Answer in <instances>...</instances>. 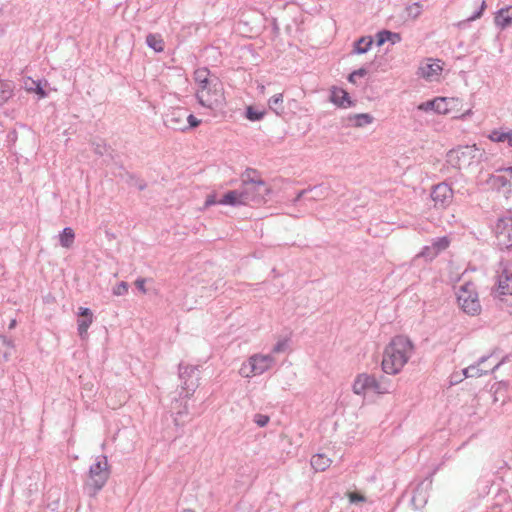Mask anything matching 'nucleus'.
<instances>
[{"mask_svg": "<svg viewBox=\"0 0 512 512\" xmlns=\"http://www.w3.org/2000/svg\"><path fill=\"white\" fill-rule=\"evenodd\" d=\"M511 181L510 179H507L505 176L503 175H496V176H493V182L495 185H498L499 187H505L508 182Z\"/></svg>", "mask_w": 512, "mask_h": 512, "instance_id": "44", "label": "nucleus"}, {"mask_svg": "<svg viewBox=\"0 0 512 512\" xmlns=\"http://www.w3.org/2000/svg\"><path fill=\"white\" fill-rule=\"evenodd\" d=\"M434 247L436 248V253L446 249L449 246V241L446 237L438 238L436 242H434Z\"/></svg>", "mask_w": 512, "mask_h": 512, "instance_id": "40", "label": "nucleus"}, {"mask_svg": "<svg viewBox=\"0 0 512 512\" xmlns=\"http://www.w3.org/2000/svg\"><path fill=\"white\" fill-rule=\"evenodd\" d=\"M348 498L351 503H358V502L366 501V498L357 492H349Z\"/></svg>", "mask_w": 512, "mask_h": 512, "instance_id": "43", "label": "nucleus"}, {"mask_svg": "<svg viewBox=\"0 0 512 512\" xmlns=\"http://www.w3.org/2000/svg\"><path fill=\"white\" fill-rule=\"evenodd\" d=\"M329 191V187L324 184H319L308 189H303L297 193L295 199L293 200V204H297L302 198H304L308 194H310V196L306 198L307 200L319 201L327 197Z\"/></svg>", "mask_w": 512, "mask_h": 512, "instance_id": "12", "label": "nucleus"}, {"mask_svg": "<svg viewBox=\"0 0 512 512\" xmlns=\"http://www.w3.org/2000/svg\"><path fill=\"white\" fill-rule=\"evenodd\" d=\"M14 352V342L6 336L0 335V362L9 361Z\"/></svg>", "mask_w": 512, "mask_h": 512, "instance_id": "18", "label": "nucleus"}, {"mask_svg": "<svg viewBox=\"0 0 512 512\" xmlns=\"http://www.w3.org/2000/svg\"><path fill=\"white\" fill-rule=\"evenodd\" d=\"M146 187H147V184H146V182H145V181H143V180H142V181H140V182H139V184H138V189H139L140 191L144 190Z\"/></svg>", "mask_w": 512, "mask_h": 512, "instance_id": "49", "label": "nucleus"}, {"mask_svg": "<svg viewBox=\"0 0 512 512\" xmlns=\"http://www.w3.org/2000/svg\"><path fill=\"white\" fill-rule=\"evenodd\" d=\"M413 343L405 336H395L385 347L382 370L389 375L398 374L408 362L413 352Z\"/></svg>", "mask_w": 512, "mask_h": 512, "instance_id": "1", "label": "nucleus"}, {"mask_svg": "<svg viewBox=\"0 0 512 512\" xmlns=\"http://www.w3.org/2000/svg\"><path fill=\"white\" fill-rule=\"evenodd\" d=\"M418 109L425 112L434 111L439 114L446 113L448 111L444 98H435L433 100L423 102L418 105Z\"/></svg>", "mask_w": 512, "mask_h": 512, "instance_id": "17", "label": "nucleus"}, {"mask_svg": "<svg viewBox=\"0 0 512 512\" xmlns=\"http://www.w3.org/2000/svg\"><path fill=\"white\" fill-rule=\"evenodd\" d=\"M145 283H146V279H144V278H138L135 281V286L137 287V289L144 294L147 292V290L145 288Z\"/></svg>", "mask_w": 512, "mask_h": 512, "instance_id": "46", "label": "nucleus"}, {"mask_svg": "<svg viewBox=\"0 0 512 512\" xmlns=\"http://www.w3.org/2000/svg\"><path fill=\"white\" fill-rule=\"evenodd\" d=\"M109 476L110 470L107 457L100 455L89 468L88 479L84 484L87 494L91 497L95 496L106 485Z\"/></svg>", "mask_w": 512, "mask_h": 512, "instance_id": "3", "label": "nucleus"}, {"mask_svg": "<svg viewBox=\"0 0 512 512\" xmlns=\"http://www.w3.org/2000/svg\"><path fill=\"white\" fill-rule=\"evenodd\" d=\"M269 108L275 112L277 115H282L284 113L283 106V94L278 93L273 95L268 101Z\"/></svg>", "mask_w": 512, "mask_h": 512, "instance_id": "26", "label": "nucleus"}, {"mask_svg": "<svg viewBox=\"0 0 512 512\" xmlns=\"http://www.w3.org/2000/svg\"><path fill=\"white\" fill-rule=\"evenodd\" d=\"M288 346V342L286 339L279 340L273 347L272 352L273 353H280L283 352Z\"/></svg>", "mask_w": 512, "mask_h": 512, "instance_id": "42", "label": "nucleus"}, {"mask_svg": "<svg viewBox=\"0 0 512 512\" xmlns=\"http://www.w3.org/2000/svg\"><path fill=\"white\" fill-rule=\"evenodd\" d=\"M447 163L453 168L461 169L469 167L481 157L479 148L473 145L458 146L448 151Z\"/></svg>", "mask_w": 512, "mask_h": 512, "instance_id": "5", "label": "nucleus"}, {"mask_svg": "<svg viewBox=\"0 0 512 512\" xmlns=\"http://www.w3.org/2000/svg\"><path fill=\"white\" fill-rule=\"evenodd\" d=\"M462 373H463V375H464V377H465V378H471V377H470V372L468 371V367L464 368V369L462 370Z\"/></svg>", "mask_w": 512, "mask_h": 512, "instance_id": "50", "label": "nucleus"}, {"mask_svg": "<svg viewBox=\"0 0 512 512\" xmlns=\"http://www.w3.org/2000/svg\"><path fill=\"white\" fill-rule=\"evenodd\" d=\"M248 362L252 374L261 375L273 366L275 359L271 355L255 354L249 358Z\"/></svg>", "mask_w": 512, "mask_h": 512, "instance_id": "11", "label": "nucleus"}, {"mask_svg": "<svg viewBox=\"0 0 512 512\" xmlns=\"http://www.w3.org/2000/svg\"><path fill=\"white\" fill-rule=\"evenodd\" d=\"M78 316L81 317V318H86V317H93V314H92V311L89 308L80 307L79 308V312H78Z\"/></svg>", "mask_w": 512, "mask_h": 512, "instance_id": "47", "label": "nucleus"}, {"mask_svg": "<svg viewBox=\"0 0 512 512\" xmlns=\"http://www.w3.org/2000/svg\"><path fill=\"white\" fill-rule=\"evenodd\" d=\"M15 326H16V320L12 319L10 324H9V326H8V328L11 330V329L15 328Z\"/></svg>", "mask_w": 512, "mask_h": 512, "instance_id": "51", "label": "nucleus"}, {"mask_svg": "<svg viewBox=\"0 0 512 512\" xmlns=\"http://www.w3.org/2000/svg\"><path fill=\"white\" fill-rule=\"evenodd\" d=\"M330 100L338 107L347 108L353 105L348 92L342 88L334 87L331 90Z\"/></svg>", "mask_w": 512, "mask_h": 512, "instance_id": "15", "label": "nucleus"}, {"mask_svg": "<svg viewBox=\"0 0 512 512\" xmlns=\"http://www.w3.org/2000/svg\"><path fill=\"white\" fill-rule=\"evenodd\" d=\"M508 144L512 147V131H510Z\"/></svg>", "mask_w": 512, "mask_h": 512, "instance_id": "54", "label": "nucleus"}, {"mask_svg": "<svg viewBox=\"0 0 512 512\" xmlns=\"http://www.w3.org/2000/svg\"><path fill=\"white\" fill-rule=\"evenodd\" d=\"M210 71L207 68L197 69L194 73V78L199 88L209 85L213 78L209 77Z\"/></svg>", "mask_w": 512, "mask_h": 512, "instance_id": "29", "label": "nucleus"}, {"mask_svg": "<svg viewBox=\"0 0 512 512\" xmlns=\"http://www.w3.org/2000/svg\"><path fill=\"white\" fill-rule=\"evenodd\" d=\"M495 24L502 29L512 24V6L500 9L495 16Z\"/></svg>", "mask_w": 512, "mask_h": 512, "instance_id": "20", "label": "nucleus"}, {"mask_svg": "<svg viewBox=\"0 0 512 512\" xmlns=\"http://www.w3.org/2000/svg\"><path fill=\"white\" fill-rule=\"evenodd\" d=\"M368 391L377 394L388 393V389L383 387L382 383L375 376L365 373L358 375L353 383V392L357 395H365Z\"/></svg>", "mask_w": 512, "mask_h": 512, "instance_id": "8", "label": "nucleus"}, {"mask_svg": "<svg viewBox=\"0 0 512 512\" xmlns=\"http://www.w3.org/2000/svg\"><path fill=\"white\" fill-rule=\"evenodd\" d=\"M495 233L499 239H507L512 246V214L508 212L506 215L498 218L495 225Z\"/></svg>", "mask_w": 512, "mask_h": 512, "instance_id": "14", "label": "nucleus"}, {"mask_svg": "<svg viewBox=\"0 0 512 512\" xmlns=\"http://www.w3.org/2000/svg\"><path fill=\"white\" fill-rule=\"evenodd\" d=\"M488 358V356H483L478 360L476 364L468 366V371L470 372L471 378H478L486 375L489 372L488 370H483L480 368V365L486 362Z\"/></svg>", "mask_w": 512, "mask_h": 512, "instance_id": "31", "label": "nucleus"}, {"mask_svg": "<svg viewBox=\"0 0 512 512\" xmlns=\"http://www.w3.org/2000/svg\"><path fill=\"white\" fill-rule=\"evenodd\" d=\"M198 103L206 108L220 109L225 104L223 85L217 77H213L209 85L198 88L196 92Z\"/></svg>", "mask_w": 512, "mask_h": 512, "instance_id": "4", "label": "nucleus"}, {"mask_svg": "<svg viewBox=\"0 0 512 512\" xmlns=\"http://www.w3.org/2000/svg\"><path fill=\"white\" fill-rule=\"evenodd\" d=\"M91 145L93 147V152L98 156L110 155L112 148L109 146L104 140L98 139L91 141Z\"/></svg>", "mask_w": 512, "mask_h": 512, "instance_id": "27", "label": "nucleus"}, {"mask_svg": "<svg viewBox=\"0 0 512 512\" xmlns=\"http://www.w3.org/2000/svg\"><path fill=\"white\" fill-rule=\"evenodd\" d=\"M269 416L267 415H264V414H255L254 416V422L259 426V427H265L268 423H269Z\"/></svg>", "mask_w": 512, "mask_h": 512, "instance_id": "39", "label": "nucleus"}, {"mask_svg": "<svg viewBox=\"0 0 512 512\" xmlns=\"http://www.w3.org/2000/svg\"><path fill=\"white\" fill-rule=\"evenodd\" d=\"M264 115L265 112L258 111L254 109L252 106L246 108L245 116L250 121H259L264 117Z\"/></svg>", "mask_w": 512, "mask_h": 512, "instance_id": "34", "label": "nucleus"}, {"mask_svg": "<svg viewBox=\"0 0 512 512\" xmlns=\"http://www.w3.org/2000/svg\"><path fill=\"white\" fill-rule=\"evenodd\" d=\"M187 413H188V411H187V407H186V406L184 407V410H180V411H178V412L176 413V417L174 418V422H175V424H176L177 426L179 425V421H180L181 417H182L183 415H186Z\"/></svg>", "mask_w": 512, "mask_h": 512, "instance_id": "48", "label": "nucleus"}, {"mask_svg": "<svg viewBox=\"0 0 512 512\" xmlns=\"http://www.w3.org/2000/svg\"><path fill=\"white\" fill-rule=\"evenodd\" d=\"M503 170L509 173L510 180L512 181V167H508V168H505Z\"/></svg>", "mask_w": 512, "mask_h": 512, "instance_id": "52", "label": "nucleus"}, {"mask_svg": "<svg viewBox=\"0 0 512 512\" xmlns=\"http://www.w3.org/2000/svg\"><path fill=\"white\" fill-rule=\"evenodd\" d=\"M442 66L440 65V60L428 59L427 62L422 63L419 68L417 74L428 81H433L437 79V77L442 72Z\"/></svg>", "mask_w": 512, "mask_h": 512, "instance_id": "13", "label": "nucleus"}, {"mask_svg": "<svg viewBox=\"0 0 512 512\" xmlns=\"http://www.w3.org/2000/svg\"><path fill=\"white\" fill-rule=\"evenodd\" d=\"M249 173H256L255 169L247 168L242 174L240 187L246 205H259L266 201L270 188L262 178H249Z\"/></svg>", "mask_w": 512, "mask_h": 512, "instance_id": "2", "label": "nucleus"}, {"mask_svg": "<svg viewBox=\"0 0 512 512\" xmlns=\"http://www.w3.org/2000/svg\"><path fill=\"white\" fill-rule=\"evenodd\" d=\"M249 178H261V177L258 176L257 172H256V173H249Z\"/></svg>", "mask_w": 512, "mask_h": 512, "instance_id": "53", "label": "nucleus"}, {"mask_svg": "<svg viewBox=\"0 0 512 512\" xmlns=\"http://www.w3.org/2000/svg\"><path fill=\"white\" fill-rule=\"evenodd\" d=\"M146 44L155 52H162L164 50V42L160 35L148 34L146 36Z\"/></svg>", "mask_w": 512, "mask_h": 512, "instance_id": "28", "label": "nucleus"}, {"mask_svg": "<svg viewBox=\"0 0 512 512\" xmlns=\"http://www.w3.org/2000/svg\"><path fill=\"white\" fill-rule=\"evenodd\" d=\"M500 365H501V362L497 363V364H496V365L491 369V371H494V370L498 369Z\"/></svg>", "mask_w": 512, "mask_h": 512, "instance_id": "55", "label": "nucleus"}, {"mask_svg": "<svg viewBox=\"0 0 512 512\" xmlns=\"http://www.w3.org/2000/svg\"><path fill=\"white\" fill-rule=\"evenodd\" d=\"M509 135H510V132H501L498 130H494L489 135V139L494 142H505V141L509 142Z\"/></svg>", "mask_w": 512, "mask_h": 512, "instance_id": "35", "label": "nucleus"}, {"mask_svg": "<svg viewBox=\"0 0 512 512\" xmlns=\"http://www.w3.org/2000/svg\"><path fill=\"white\" fill-rule=\"evenodd\" d=\"M24 88L27 92H33L36 93L39 98H45L47 96V92L42 87L40 80H33L32 78L28 77L24 81Z\"/></svg>", "mask_w": 512, "mask_h": 512, "instance_id": "25", "label": "nucleus"}, {"mask_svg": "<svg viewBox=\"0 0 512 512\" xmlns=\"http://www.w3.org/2000/svg\"><path fill=\"white\" fill-rule=\"evenodd\" d=\"M93 321V317H86L82 319H78V334L81 337V339H85L88 335V328L90 327L91 323Z\"/></svg>", "mask_w": 512, "mask_h": 512, "instance_id": "33", "label": "nucleus"}, {"mask_svg": "<svg viewBox=\"0 0 512 512\" xmlns=\"http://www.w3.org/2000/svg\"><path fill=\"white\" fill-rule=\"evenodd\" d=\"M310 463L315 471L322 472L331 465L332 461L325 454L318 453L312 456Z\"/></svg>", "mask_w": 512, "mask_h": 512, "instance_id": "23", "label": "nucleus"}, {"mask_svg": "<svg viewBox=\"0 0 512 512\" xmlns=\"http://www.w3.org/2000/svg\"><path fill=\"white\" fill-rule=\"evenodd\" d=\"M218 201L219 200H217L215 194H209L207 196L206 200H205L204 207L207 208V207H210L212 205L219 204Z\"/></svg>", "mask_w": 512, "mask_h": 512, "instance_id": "45", "label": "nucleus"}, {"mask_svg": "<svg viewBox=\"0 0 512 512\" xmlns=\"http://www.w3.org/2000/svg\"><path fill=\"white\" fill-rule=\"evenodd\" d=\"M426 251H429V247H425L424 250L421 252V255H425Z\"/></svg>", "mask_w": 512, "mask_h": 512, "instance_id": "56", "label": "nucleus"}, {"mask_svg": "<svg viewBox=\"0 0 512 512\" xmlns=\"http://www.w3.org/2000/svg\"><path fill=\"white\" fill-rule=\"evenodd\" d=\"M186 121V131L192 128H196L200 125L201 121L197 119L193 114L187 113Z\"/></svg>", "mask_w": 512, "mask_h": 512, "instance_id": "38", "label": "nucleus"}, {"mask_svg": "<svg viewBox=\"0 0 512 512\" xmlns=\"http://www.w3.org/2000/svg\"><path fill=\"white\" fill-rule=\"evenodd\" d=\"M376 45L382 46L387 41H391L392 44L398 43L401 40L399 33L391 32L389 30H381L376 34Z\"/></svg>", "mask_w": 512, "mask_h": 512, "instance_id": "22", "label": "nucleus"}, {"mask_svg": "<svg viewBox=\"0 0 512 512\" xmlns=\"http://www.w3.org/2000/svg\"><path fill=\"white\" fill-rule=\"evenodd\" d=\"M507 311L512 315V304L507 307Z\"/></svg>", "mask_w": 512, "mask_h": 512, "instance_id": "57", "label": "nucleus"}, {"mask_svg": "<svg viewBox=\"0 0 512 512\" xmlns=\"http://www.w3.org/2000/svg\"><path fill=\"white\" fill-rule=\"evenodd\" d=\"M495 293V297L512 294V275H508L504 272L499 276Z\"/></svg>", "mask_w": 512, "mask_h": 512, "instance_id": "19", "label": "nucleus"}, {"mask_svg": "<svg viewBox=\"0 0 512 512\" xmlns=\"http://www.w3.org/2000/svg\"><path fill=\"white\" fill-rule=\"evenodd\" d=\"M15 85L10 80H0V106H3L14 95Z\"/></svg>", "mask_w": 512, "mask_h": 512, "instance_id": "21", "label": "nucleus"}, {"mask_svg": "<svg viewBox=\"0 0 512 512\" xmlns=\"http://www.w3.org/2000/svg\"><path fill=\"white\" fill-rule=\"evenodd\" d=\"M485 8H486V3H485V1L483 0V1H482V3H481L480 8H479L476 12H474V14H473V15H471L470 17H468V18H467V21H468V22H471V21H474V20H476V19L480 18V17L483 15V12H484Z\"/></svg>", "mask_w": 512, "mask_h": 512, "instance_id": "41", "label": "nucleus"}, {"mask_svg": "<svg viewBox=\"0 0 512 512\" xmlns=\"http://www.w3.org/2000/svg\"><path fill=\"white\" fill-rule=\"evenodd\" d=\"M368 74V70L365 68V67H361L355 71H353L349 76H348V81L350 83H353V84H356V78H359V77H364Z\"/></svg>", "mask_w": 512, "mask_h": 512, "instance_id": "36", "label": "nucleus"}, {"mask_svg": "<svg viewBox=\"0 0 512 512\" xmlns=\"http://www.w3.org/2000/svg\"><path fill=\"white\" fill-rule=\"evenodd\" d=\"M128 283L125 281H121L113 288V294L116 296L125 295L128 292Z\"/></svg>", "mask_w": 512, "mask_h": 512, "instance_id": "37", "label": "nucleus"}, {"mask_svg": "<svg viewBox=\"0 0 512 512\" xmlns=\"http://www.w3.org/2000/svg\"><path fill=\"white\" fill-rule=\"evenodd\" d=\"M454 192L450 185L441 182L435 185L431 191V198L434 202V207L437 209L447 208L453 201Z\"/></svg>", "mask_w": 512, "mask_h": 512, "instance_id": "9", "label": "nucleus"}, {"mask_svg": "<svg viewBox=\"0 0 512 512\" xmlns=\"http://www.w3.org/2000/svg\"><path fill=\"white\" fill-rule=\"evenodd\" d=\"M179 379L185 397L192 395L199 385V366L179 364Z\"/></svg>", "mask_w": 512, "mask_h": 512, "instance_id": "7", "label": "nucleus"}, {"mask_svg": "<svg viewBox=\"0 0 512 512\" xmlns=\"http://www.w3.org/2000/svg\"><path fill=\"white\" fill-rule=\"evenodd\" d=\"M457 301L461 309L472 316L478 315L481 305L473 283H465L459 288Z\"/></svg>", "mask_w": 512, "mask_h": 512, "instance_id": "6", "label": "nucleus"}, {"mask_svg": "<svg viewBox=\"0 0 512 512\" xmlns=\"http://www.w3.org/2000/svg\"><path fill=\"white\" fill-rule=\"evenodd\" d=\"M75 233L72 228L65 227L60 233V244L64 248H70L74 242Z\"/></svg>", "mask_w": 512, "mask_h": 512, "instance_id": "30", "label": "nucleus"}, {"mask_svg": "<svg viewBox=\"0 0 512 512\" xmlns=\"http://www.w3.org/2000/svg\"><path fill=\"white\" fill-rule=\"evenodd\" d=\"M218 203L220 205H230L233 207L246 205V201H244L240 188L230 190L227 193H225L223 197L219 199Z\"/></svg>", "mask_w": 512, "mask_h": 512, "instance_id": "16", "label": "nucleus"}, {"mask_svg": "<svg viewBox=\"0 0 512 512\" xmlns=\"http://www.w3.org/2000/svg\"><path fill=\"white\" fill-rule=\"evenodd\" d=\"M349 120L353 123L355 127H364L368 124H371L373 121V117L368 113L355 114L349 118Z\"/></svg>", "mask_w": 512, "mask_h": 512, "instance_id": "32", "label": "nucleus"}, {"mask_svg": "<svg viewBox=\"0 0 512 512\" xmlns=\"http://www.w3.org/2000/svg\"><path fill=\"white\" fill-rule=\"evenodd\" d=\"M373 42L374 41L371 36H362L354 42L352 52L355 54L367 53L370 50Z\"/></svg>", "mask_w": 512, "mask_h": 512, "instance_id": "24", "label": "nucleus"}, {"mask_svg": "<svg viewBox=\"0 0 512 512\" xmlns=\"http://www.w3.org/2000/svg\"><path fill=\"white\" fill-rule=\"evenodd\" d=\"M187 110L182 107L171 108L164 116V124L175 131H186Z\"/></svg>", "mask_w": 512, "mask_h": 512, "instance_id": "10", "label": "nucleus"}]
</instances>
